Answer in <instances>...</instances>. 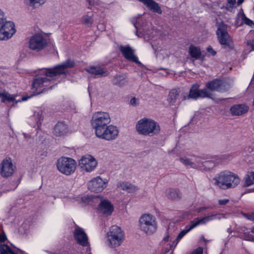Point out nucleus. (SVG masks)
<instances>
[{"mask_svg":"<svg viewBox=\"0 0 254 254\" xmlns=\"http://www.w3.org/2000/svg\"><path fill=\"white\" fill-rule=\"evenodd\" d=\"M1 96V101L3 103H9L15 100V95H11L7 92H4V94H2Z\"/></svg>","mask_w":254,"mask_h":254,"instance_id":"f704fd0d","label":"nucleus"},{"mask_svg":"<svg viewBox=\"0 0 254 254\" xmlns=\"http://www.w3.org/2000/svg\"><path fill=\"white\" fill-rule=\"evenodd\" d=\"M244 0H238L237 4L238 6L240 5L243 2Z\"/></svg>","mask_w":254,"mask_h":254,"instance_id":"4d7b16f0","label":"nucleus"},{"mask_svg":"<svg viewBox=\"0 0 254 254\" xmlns=\"http://www.w3.org/2000/svg\"><path fill=\"white\" fill-rule=\"evenodd\" d=\"M130 104L133 107H136L139 104V99L135 97L132 98L130 100Z\"/></svg>","mask_w":254,"mask_h":254,"instance_id":"37998d69","label":"nucleus"},{"mask_svg":"<svg viewBox=\"0 0 254 254\" xmlns=\"http://www.w3.org/2000/svg\"><path fill=\"white\" fill-rule=\"evenodd\" d=\"M111 122V118L108 113L96 112L92 115L91 120L92 127L94 130L108 125Z\"/></svg>","mask_w":254,"mask_h":254,"instance_id":"6e6552de","label":"nucleus"},{"mask_svg":"<svg viewBox=\"0 0 254 254\" xmlns=\"http://www.w3.org/2000/svg\"><path fill=\"white\" fill-rule=\"evenodd\" d=\"M37 116L39 117V118H38V120L37 121V123H39L40 122L41 120H43V117L42 116V112H38L37 113Z\"/></svg>","mask_w":254,"mask_h":254,"instance_id":"3c124183","label":"nucleus"},{"mask_svg":"<svg viewBox=\"0 0 254 254\" xmlns=\"http://www.w3.org/2000/svg\"><path fill=\"white\" fill-rule=\"evenodd\" d=\"M210 93L207 91L206 89H198V85H193L190 91L189 97L191 98L196 99L199 97H209Z\"/></svg>","mask_w":254,"mask_h":254,"instance_id":"f3484780","label":"nucleus"},{"mask_svg":"<svg viewBox=\"0 0 254 254\" xmlns=\"http://www.w3.org/2000/svg\"><path fill=\"white\" fill-rule=\"evenodd\" d=\"M225 218V216L223 214L217 213H211L207 214V216L202 218H196L193 220L196 226L200 224H205L208 221L213 220L214 219H221Z\"/></svg>","mask_w":254,"mask_h":254,"instance_id":"2eb2a0df","label":"nucleus"},{"mask_svg":"<svg viewBox=\"0 0 254 254\" xmlns=\"http://www.w3.org/2000/svg\"><path fill=\"white\" fill-rule=\"evenodd\" d=\"M119 130L117 127L110 125L107 128V134L105 137V140L108 141L113 140L116 139L119 135Z\"/></svg>","mask_w":254,"mask_h":254,"instance_id":"5701e85b","label":"nucleus"},{"mask_svg":"<svg viewBox=\"0 0 254 254\" xmlns=\"http://www.w3.org/2000/svg\"><path fill=\"white\" fill-rule=\"evenodd\" d=\"M232 231L231 229H228V232L229 233V234H231L232 233Z\"/></svg>","mask_w":254,"mask_h":254,"instance_id":"0e129e2a","label":"nucleus"},{"mask_svg":"<svg viewBox=\"0 0 254 254\" xmlns=\"http://www.w3.org/2000/svg\"><path fill=\"white\" fill-rule=\"evenodd\" d=\"M108 125L105 127H102L95 130V133L96 136L100 139H105V137L107 134V128L108 127Z\"/></svg>","mask_w":254,"mask_h":254,"instance_id":"473e14b6","label":"nucleus"},{"mask_svg":"<svg viewBox=\"0 0 254 254\" xmlns=\"http://www.w3.org/2000/svg\"><path fill=\"white\" fill-rule=\"evenodd\" d=\"M214 166V163L210 160L205 161L203 162L201 171H208L213 168Z\"/></svg>","mask_w":254,"mask_h":254,"instance_id":"58836bf2","label":"nucleus"},{"mask_svg":"<svg viewBox=\"0 0 254 254\" xmlns=\"http://www.w3.org/2000/svg\"><path fill=\"white\" fill-rule=\"evenodd\" d=\"M24 1L29 7L36 8L44 4L46 0H24Z\"/></svg>","mask_w":254,"mask_h":254,"instance_id":"2f4dec72","label":"nucleus"},{"mask_svg":"<svg viewBox=\"0 0 254 254\" xmlns=\"http://www.w3.org/2000/svg\"><path fill=\"white\" fill-rule=\"evenodd\" d=\"M251 176L253 178V179L254 180V172H251Z\"/></svg>","mask_w":254,"mask_h":254,"instance_id":"680f3d73","label":"nucleus"},{"mask_svg":"<svg viewBox=\"0 0 254 254\" xmlns=\"http://www.w3.org/2000/svg\"><path fill=\"white\" fill-rule=\"evenodd\" d=\"M87 1L90 5L95 6V5L99 4V2L97 1H92L90 0H87Z\"/></svg>","mask_w":254,"mask_h":254,"instance_id":"603ef678","label":"nucleus"},{"mask_svg":"<svg viewBox=\"0 0 254 254\" xmlns=\"http://www.w3.org/2000/svg\"><path fill=\"white\" fill-rule=\"evenodd\" d=\"M227 26L223 22L218 25L216 34L218 40L224 48L231 47L232 40L227 32Z\"/></svg>","mask_w":254,"mask_h":254,"instance_id":"1a4fd4ad","label":"nucleus"},{"mask_svg":"<svg viewBox=\"0 0 254 254\" xmlns=\"http://www.w3.org/2000/svg\"><path fill=\"white\" fill-rule=\"evenodd\" d=\"M213 180L215 186L224 190L234 189L240 183L239 176L228 170L220 172L215 176Z\"/></svg>","mask_w":254,"mask_h":254,"instance_id":"f257e3e1","label":"nucleus"},{"mask_svg":"<svg viewBox=\"0 0 254 254\" xmlns=\"http://www.w3.org/2000/svg\"><path fill=\"white\" fill-rule=\"evenodd\" d=\"M190 56L195 60H203L204 56L201 55L200 49L199 47L191 45L189 49Z\"/></svg>","mask_w":254,"mask_h":254,"instance_id":"bb28decb","label":"nucleus"},{"mask_svg":"<svg viewBox=\"0 0 254 254\" xmlns=\"http://www.w3.org/2000/svg\"><path fill=\"white\" fill-rule=\"evenodd\" d=\"M169 249H167L165 251V253H168L169 252Z\"/></svg>","mask_w":254,"mask_h":254,"instance_id":"774afa93","label":"nucleus"},{"mask_svg":"<svg viewBox=\"0 0 254 254\" xmlns=\"http://www.w3.org/2000/svg\"><path fill=\"white\" fill-rule=\"evenodd\" d=\"M196 225H195L193 220L190 221V224L186 227V228L182 230L178 235L176 239L173 242V245H174V247H175L180 240L189 232L190 230L196 227Z\"/></svg>","mask_w":254,"mask_h":254,"instance_id":"393cba45","label":"nucleus"},{"mask_svg":"<svg viewBox=\"0 0 254 254\" xmlns=\"http://www.w3.org/2000/svg\"><path fill=\"white\" fill-rule=\"evenodd\" d=\"M134 26L137 29L136 34H137V33L139 32L142 33V35L144 36V38L146 40H148L149 39L153 37V36L152 35V33L150 31V30L148 31V30H147L146 28L144 26H141L140 28H138L136 23L134 24Z\"/></svg>","mask_w":254,"mask_h":254,"instance_id":"7c9ffc66","label":"nucleus"},{"mask_svg":"<svg viewBox=\"0 0 254 254\" xmlns=\"http://www.w3.org/2000/svg\"><path fill=\"white\" fill-rule=\"evenodd\" d=\"M252 233L248 229L246 228L243 231L239 232L238 237L248 241L254 242V236L251 234Z\"/></svg>","mask_w":254,"mask_h":254,"instance_id":"c756f323","label":"nucleus"},{"mask_svg":"<svg viewBox=\"0 0 254 254\" xmlns=\"http://www.w3.org/2000/svg\"><path fill=\"white\" fill-rule=\"evenodd\" d=\"M242 18L246 24L250 26L252 28H254V23L253 21L247 18L244 13L242 14Z\"/></svg>","mask_w":254,"mask_h":254,"instance_id":"a19ab883","label":"nucleus"},{"mask_svg":"<svg viewBox=\"0 0 254 254\" xmlns=\"http://www.w3.org/2000/svg\"><path fill=\"white\" fill-rule=\"evenodd\" d=\"M118 187L122 190L130 191L132 189V186L125 182H120L118 184Z\"/></svg>","mask_w":254,"mask_h":254,"instance_id":"e433bc0d","label":"nucleus"},{"mask_svg":"<svg viewBox=\"0 0 254 254\" xmlns=\"http://www.w3.org/2000/svg\"><path fill=\"white\" fill-rule=\"evenodd\" d=\"M251 232L254 234V226L252 227L251 228Z\"/></svg>","mask_w":254,"mask_h":254,"instance_id":"052dcab7","label":"nucleus"},{"mask_svg":"<svg viewBox=\"0 0 254 254\" xmlns=\"http://www.w3.org/2000/svg\"><path fill=\"white\" fill-rule=\"evenodd\" d=\"M50 80L47 77H38L36 78L32 85L33 88L38 89L43 87H47Z\"/></svg>","mask_w":254,"mask_h":254,"instance_id":"b1692460","label":"nucleus"},{"mask_svg":"<svg viewBox=\"0 0 254 254\" xmlns=\"http://www.w3.org/2000/svg\"><path fill=\"white\" fill-rule=\"evenodd\" d=\"M136 129L140 134L153 136L159 133L160 127L154 120L144 118L138 121L136 125Z\"/></svg>","mask_w":254,"mask_h":254,"instance_id":"f03ea898","label":"nucleus"},{"mask_svg":"<svg viewBox=\"0 0 254 254\" xmlns=\"http://www.w3.org/2000/svg\"><path fill=\"white\" fill-rule=\"evenodd\" d=\"M203 162H204V161H203L202 160L201 158H200L199 157L196 158L195 159V160L194 161V166H195V167H194V169L201 170L202 168V165H203Z\"/></svg>","mask_w":254,"mask_h":254,"instance_id":"ea45409f","label":"nucleus"},{"mask_svg":"<svg viewBox=\"0 0 254 254\" xmlns=\"http://www.w3.org/2000/svg\"><path fill=\"white\" fill-rule=\"evenodd\" d=\"M206 209V207H202V208H200V210H205Z\"/></svg>","mask_w":254,"mask_h":254,"instance_id":"69168bd1","label":"nucleus"},{"mask_svg":"<svg viewBox=\"0 0 254 254\" xmlns=\"http://www.w3.org/2000/svg\"><path fill=\"white\" fill-rule=\"evenodd\" d=\"M74 65V61L68 59L52 68L45 69L44 73L47 77H54L57 75L66 74L67 71V69L73 67Z\"/></svg>","mask_w":254,"mask_h":254,"instance_id":"0eeeda50","label":"nucleus"},{"mask_svg":"<svg viewBox=\"0 0 254 254\" xmlns=\"http://www.w3.org/2000/svg\"><path fill=\"white\" fill-rule=\"evenodd\" d=\"M169 238V235L168 234L163 239L165 242H167Z\"/></svg>","mask_w":254,"mask_h":254,"instance_id":"6e6d98bb","label":"nucleus"},{"mask_svg":"<svg viewBox=\"0 0 254 254\" xmlns=\"http://www.w3.org/2000/svg\"><path fill=\"white\" fill-rule=\"evenodd\" d=\"M247 44H248V45L251 46L252 50H254V41H248Z\"/></svg>","mask_w":254,"mask_h":254,"instance_id":"864d4df0","label":"nucleus"},{"mask_svg":"<svg viewBox=\"0 0 254 254\" xmlns=\"http://www.w3.org/2000/svg\"><path fill=\"white\" fill-rule=\"evenodd\" d=\"M2 94H4V92H0V97H1V98L2 97V96H1Z\"/></svg>","mask_w":254,"mask_h":254,"instance_id":"338daca9","label":"nucleus"},{"mask_svg":"<svg viewBox=\"0 0 254 254\" xmlns=\"http://www.w3.org/2000/svg\"><path fill=\"white\" fill-rule=\"evenodd\" d=\"M0 254H26L24 251L16 249L12 250L7 245L4 244L0 245Z\"/></svg>","mask_w":254,"mask_h":254,"instance_id":"a878e982","label":"nucleus"},{"mask_svg":"<svg viewBox=\"0 0 254 254\" xmlns=\"http://www.w3.org/2000/svg\"><path fill=\"white\" fill-rule=\"evenodd\" d=\"M203 249L201 247H199L196 249L194 250L191 254H202Z\"/></svg>","mask_w":254,"mask_h":254,"instance_id":"49530a36","label":"nucleus"},{"mask_svg":"<svg viewBox=\"0 0 254 254\" xmlns=\"http://www.w3.org/2000/svg\"><path fill=\"white\" fill-rule=\"evenodd\" d=\"M97 164V161L90 155L82 156L79 161V166L80 169L86 172L93 171L96 168Z\"/></svg>","mask_w":254,"mask_h":254,"instance_id":"9b49d317","label":"nucleus"},{"mask_svg":"<svg viewBox=\"0 0 254 254\" xmlns=\"http://www.w3.org/2000/svg\"><path fill=\"white\" fill-rule=\"evenodd\" d=\"M15 31L14 23L7 21L4 13L0 9V40H6L10 39Z\"/></svg>","mask_w":254,"mask_h":254,"instance_id":"39448f33","label":"nucleus"},{"mask_svg":"<svg viewBox=\"0 0 254 254\" xmlns=\"http://www.w3.org/2000/svg\"><path fill=\"white\" fill-rule=\"evenodd\" d=\"M29 43V48L37 51L43 49L47 45V40L40 34H36L32 36Z\"/></svg>","mask_w":254,"mask_h":254,"instance_id":"f8f14e48","label":"nucleus"},{"mask_svg":"<svg viewBox=\"0 0 254 254\" xmlns=\"http://www.w3.org/2000/svg\"><path fill=\"white\" fill-rule=\"evenodd\" d=\"M229 201V200L228 199H220L218 200V203H219V204H220L221 205H225Z\"/></svg>","mask_w":254,"mask_h":254,"instance_id":"de8ad7c7","label":"nucleus"},{"mask_svg":"<svg viewBox=\"0 0 254 254\" xmlns=\"http://www.w3.org/2000/svg\"><path fill=\"white\" fill-rule=\"evenodd\" d=\"M108 181L107 179H103L97 176L90 180L87 183L88 189L92 192H102L107 187Z\"/></svg>","mask_w":254,"mask_h":254,"instance_id":"9d476101","label":"nucleus"},{"mask_svg":"<svg viewBox=\"0 0 254 254\" xmlns=\"http://www.w3.org/2000/svg\"><path fill=\"white\" fill-rule=\"evenodd\" d=\"M74 236L78 244L82 246H88L87 236L82 228L77 227L74 230Z\"/></svg>","mask_w":254,"mask_h":254,"instance_id":"a211bd4d","label":"nucleus"},{"mask_svg":"<svg viewBox=\"0 0 254 254\" xmlns=\"http://www.w3.org/2000/svg\"><path fill=\"white\" fill-rule=\"evenodd\" d=\"M249 110V107L245 104H238L230 108V112L233 115L241 116L246 113Z\"/></svg>","mask_w":254,"mask_h":254,"instance_id":"aec40b11","label":"nucleus"},{"mask_svg":"<svg viewBox=\"0 0 254 254\" xmlns=\"http://www.w3.org/2000/svg\"><path fill=\"white\" fill-rule=\"evenodd\" d=\"M228 4L227 5V9L230 10V8H233L236 4V0H227Z\"/></svg>","mask_w":254,"mask_h":254,"instance_id":"c03bdc74","label":"nucleus"},{"mask_svg":"<svg viewBox=\"0 0 254 254\" xmlns=\"http://www.w3.org/2000/svg\"><path fill=\"white\" fill-rule=\"evenodd\" d=\"M52 254H69V253L67 252L64 251L60 254H57V253H52Z\"/></svg>","mask_w":254,"mask_h":254,"instance_id":"13d9d810","label":"nucleus"},{"mask_svg":"<svg viewBox=\"0 0 254 254\" xmlns=\"http://www.w3.org/2000/svg\"><path fill=\"white\" fill-rule=\"evenodd\" d=\"M180 161L185 166H189L190 168L193 169L195 167L194 161H192L190 159L186 157H181Z\"/></svg>","mask_w":254,"mask_h":254,"instance_id":"4c0bfd02","label":"nucleus"},{"mask_svg":"<svg viewBox=\"0 0 254 254\" xmlns=\"http://www.w3.org/2000/svg\"><path fill=\"white\" fill-rule=\"evenodd\" d=\"M6 239V237L4 235L0 234V242H4Z\"/></svg>","mask_w":254,"mask_h":254,"instance_id":"5fc2aeb1","label":"nucleus"},{"mask_svg":"<svg viewBox=\"0 0 254 254\" xmlns=\"http://www.w3.org/2000/svg\"><path fill=\"white\" fill-rule=\"evenodd\" d=\"M246 217L254 222V213L251 214H247L245 215Z\"/></svg>","mask_w":254,"mask_h":254,"instance_id":"09e8293b","label":"nucleus"},{"mask_svg":"<svg viewBox=\"0 0 254 254\" xmlns=\"http://www.w3.org/2000/svg\"><path fill=\"white\" fill-rule=\"evenodd\" d=\"M138 227L140 231L151 236L157 231L158 223L156 217L150 214H143L139 219Z\"/></svg>","mask_w":254,"mask_h":254,"instance_id":"7ed1b4c3","label":"nucleus"},{"mask_svg":"<svg viewBox=\"0 0 254 254\" xmlns=\"http://www.w3.org/2000/svg\"><path fill=\"white\" fill-rule=\"evenodd\" d=\"M254 184L253 180L251 179L249 175L247 176L245 179V183L243 185L244 187H249Z\"/></svg>","mask_w":254,"mask_h":254,"instance_id":"79ce46f5","label":"nucleus"},{"mask_svg":"<svg viewBox=\"0 0 254 254\" xmlns=\"http://www.w3.org/2000/svg\"><path fill=\"white\" fill-rule=\"evenodd\" d=\"M68 132L67 126L63 122H58L55 126L54 133L56 136H63Z\"/></svg>","mask_w":254,"mask_h":254,"instance_id":"4be33fe9","label":"nucleus"},{"mask_svg":"<svg viewBox=\"0 0 254 254\" xmlns=\"http://www.w3.org/2000/svg\"><path fill=\"white\" fill-rule=\"evenodd\" d=\"M165 195L169 199L179 200L182 198L181 192L177 189L169 188L165 190Z\"/></svg>","mask_w":254,"mask_h":254,"instance_id":"412c9836","label":"nucleus"},{"mask_svg":"<svg viewBox=\"0 0 254 254\" xmlns=\"http://www.w3.org/2000/svg\"><path fill=\"white\" fill-rule=\"evenodd\" d=\"M113 84L122 87L127 83L126 76L125 74H120L115 75L112 80Z\"/></svg>","mask_w":254,"mask_h":254,"instance_id":"c85d7f7f","label":"nucleus"},{"mask_svg":"<svg viewBox=\"0 0 254 254\" xmlns=\"http://www.w3.org/2000/svg\"><path fill=\"white\" fill-rule=\"evenodd\" d=\"M114 206L107 199L101 200L98 206L99 212L103 215L107 216L111 215L113 212Z\"/></svg>","mask_w":254,"mask_h":254,"instance_id":"dca6fc26","label":"nucleus"},{"mask_svg":"<svg viewBox=\"0 0 254 254\" xmlns=\"http://www.w3.org/2000/svg\"><path fill=\"white\" fill-rule=\"evenodd\" d=\"M92 199L91 196L87 195L81 198V201L84 203H89L92 201Z\"/></svg>","mask_w":254,"mask_h":254,"instance_id":"a18cd8bd","label":"nucleus"},{"mask_svg":"<svg viewBox=\"0 0 254 254\" xmlns=\"http://www.w3.org/2000/svg\"><path fill=\"white\" fill-rule=\"evenodd\" d=\"M207 50L208 52L210 53L212 56H214L216 55V52L212 49L211 46H208L207 48Z\"/></svg>","mask_w":254,"mask_h":254,"instance_id":"8fccbe9b","label":"nucleus"},{"mask_svg":"<svg viewBox=\"0 0 254 254\" xmlns=\"http://www.w3.org/2000/svg\"><path fill=\"white\" fill-rule=\"evenodd\" d=\"M206 87L211 91L224 92L228 89L229 85L223 80L216 79L208 82Z\"/></svg>","mask_w":254,"mask_h":254,"instance_id":"ddd939ff","label":"nucleus"},{"mask_svg":"<svg viewBox=\"0 0 254 254\" xmlns=\"http://www.w3.org/2000/svg\"><path fill=\"white\" fill-rule=\"evenodd\" d=\"M42 92H43V91H40V92H37L34 93V95H38V94H40Z\"/></svg>","mask_w":254,"mask_h":254,"instance_id":"e2e57ef3","label":"nucleus"},{"mask_svg":"<svg viewBox=\"0 0 254 254\" xmlns=\"http://www.w3.org/2000/svg\"><path fill=\"white\" fill-rule=\"evenodd\" d=\"M120 50L124 56L128 60L139 63L137 58L134 55V50L129 46L120 47Z\"/></svg>","mask_w":254,"mask_h":254,"instance_id":"6ab92c4d","label":"nucleus"},{"mask_svg":"<svg viewBox=\"0 0 254 254\" xmlns=\"http://www.w3.org/2000/svg\"><path fill=\"white\" fill-rule=\"evenodd\" d=\"M90 73L95 75L97 77H104L107 75V72L99 66H92L86 69Z\"/></svg>","mask_w":254,"mask_h":254,"instance_id":"cd10ccee","label":"nucleus"},{"mask_svg":"<svg viewBox=\"0 0 254 254\" xmlns=\"http://www.w3.org/2000/svg\"><path fill=\"white\" fill-rule=\"evenodd\" d=\"M179 96V93L176 89L172 90L168 97V101L171 104H174Z\"/></svg>","mask_w":254,"mask_h":254,"instance_id":"72a5a7b5","label":"nucleus"},{"mask_svg":"<svg viewBox=\"0 0 254 254\" xmlns=\"http://www.w3.org/2000/svg\"><path fill=\"white\" fill-rule=\"evenodd\" d=\"M29 97H26V96H24L21 99V101H26L27 100Z\"/></svg>","mask_w":254,"mask_h":254,"instance_id":"bf43d9fd","label":"nucleus"},{"mask_svg":"<svg viewBox=\"0 0 254 254\" xmlns=\"http://www.w3.org/2000/svg\"><path fill=\"white\" fill-rule=\"evenodd\" d=\"M81 22L87 26H91L93 23V19L92 16L84 15L81 18Z\"/></svg>","mask_w":254,"mask_h":254,"instance_id":"c9c22d12","label":"nucleus"},{"mask_svg":"<svg viewBox=\"0 0 254 254\" xmlns=\"http://www.w3.org/2000/svg\"><path fill=\"white\" fill-rule=\"evenodd\" d=\"M14 172V166L10 158L4 159L0 164V174L3 177H8Z\"/></svg>","mask_w":254,"mask_h":254,"instance_id":"4468645a","label":"nucleus"},{"mask_svg":"<svg viewBox=\"0 0 254 254\" xmlns=\"http://www.w3.org/2000/svg\"><path fill=\"white\" fill-rule=\"evenodd\" d=\"M106 243L110 248L120 246L124 240V233L121 228L116 225L112 226L107 233Z\"/></svg>","mask_w":254,"mask_h":254,"instance_id":"20e7f679","label":"nucleus"},{"mask_svg":"<svg viewBox=\"0 0 254 254\" xmlns=\"http://www.w3.org/2000/svg\"><path fill=\"white\" fill-rule=\"evenodd\" d=\"M58 171L66 176L72 174L76 168V162L72 158L62 157L57 162Z\"/></svg>","mask_w":254,"mask_h":254,"instance_id":"423d86ee","label":"nucleus"}]
</instances>
